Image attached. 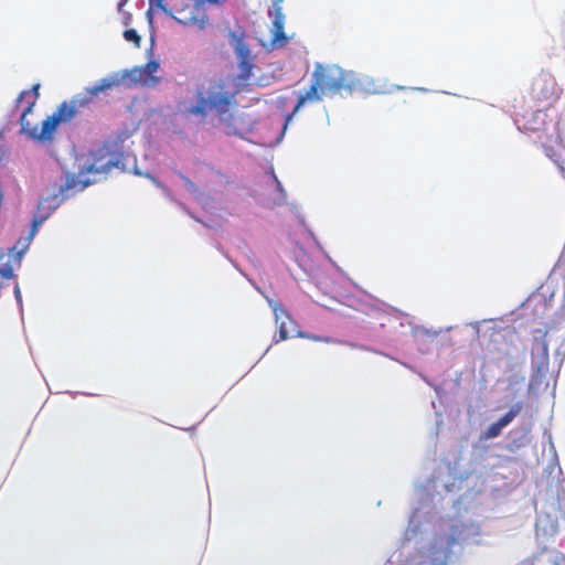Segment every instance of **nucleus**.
I'll use <instances>...</instances> for the list:
<instances>
[{"instance_id": "1", "label": "nucleus", "mask_w": 565, "mask_h": 565, "mask_svg": "<svg viewBox=\"0 0 565 565\" xmlns=\"http://www.w3.org/2000/svg\"><path fill=\"white\" fill-rule=\"evenodd\" d=\"M514 121L520 130L539 132V140L545 154L554 162L558 161L559 150L564 147L558 121L547 120L544 109L526 110L524 100L515 103Z\"/></svg>"}, {"instance_id": "2", "label": "nucleus", "mask_w": 565, "mask_h": 565, "mask_svg": "<svg viewBox=\"0 0 565 565\" xmlns=\"http://www.w3.org/2000/svg\"><path fill=\"white\" fill-rule=\"evenodd\" d=\"M239 88L235 79L226 76L212 79L206 90L196 92V103L185 109L188 115L205 118L209 113L224 116L236 108Z\"/></svg>"}, {"instance_id": "3", "label": "nucleus", "mask_w": 565, "mask_h": 565, "mask_svg": "<svg viewBox=\"0 0 565 565\" xmlns=\"http://www.w3.org/2000/svg\"><path fill=\"white\" fill-rule=\"evenodd\" d=\"M239 88L235 79L226 76L212 79L206 90L196 92V103L185 109L188 115L205 118L209 113L224 116L236 108Z\"/></svg>"}, {"instance_id": "4", "label": "nucleus", "mask_w": 565, "mask_h": 565, "mask_svg": "<svg viewBox=\"0 0 565 565\" xmlns=\"http://www.w3.org/2000/svg\"><path fill=\"white\" fill-rule=\"evenodd\" d=\"M311 79L309 89L299 95L294 113L307 103H318L323 96H333L351 88L349 74L337 65L317 64Z\"/></svg>"}, {"instance_id": "5", "label": "nucleus", "mask_w": 565, "mask_h": 565, "mask_svg": "<svg viewBox=\"0 0 565 565\" xmlns=\"http://www.w3.org/2000/svg\"><path fill=\"white\" fill-rule=\"evenodd\" d=\"M39 89L40 84H35L30 90H22L15 100L17 107L23 105V109L20 116L21 132L28 135L33 140L50 141L53 139L58 125L61 122H67L71 119L66 117V114L64 113L65 106L58 105L56 110L45 120H43L41 129H39L38 126H32L26 117L33 111V108L39 99Z\"/></svg>"}, {"instance_id": "6", "label": "nucleus", "mask_w": 565, "mask_h": 565, "mask_svg": "<svg viewBox=\"0 0 565 565\" xmlns=\"http://www.w3.org/2000/svg\"><path fill=\"white\" fill-rule=\"evenodd\" d=\"M119 84L120 79L117 76L105 77L94 86L87 87L84 92L74 95L68 102L61 103L60 106H65L64 113L66 114V117L72 120L76 114L81 109L87 107L98 94Z\"/></svg>"}, {"instance_id": "7", "label": "nucleus", "mask_w": 565, "mask_h": 565, "mask_svg": "<svg viewBox=\"0 0 565 565\" xmlns=\"http://www.w3.org/2000/svg\"><path fill=\"white\" fill-rule=\"evenodd\" d=\"M562 94L555 77L548 72H540L531 83L530 98L533 103L550 107Z\"/></svg>"}, {"instance_id": "8", "label": "nucleus", "mask_w": 565, "mask_h": 565, "mask_svg": "<svg viewBox=\"0 0 565 565\" xmlns=\"http://www.w3.org/2000/svg\"><path fill=\"white\" fill-rule=\"evenodd\" d=\"M230 43L234 47V51L239 61L241 74L239 78L246 81L252 75L253 63L250 51L244 42L243 35L237 34L236 32H230Z\"/></svg>"}, {"instance_id": "9", "label": "nucleus", "mask_w": 565, "mask_h": 565, "mask_svg": "<svg viewBox=\"0 0 565 565\" xmlns=\"http://www.w3.org/2000/svg\"><path fill=\"white\" fill-rule=\"evenodd\" d=\"M268 303L274 312L275 321L278 326V338L275 339V342L277 343L279 341L287 340L290 333V326L294 323L291 316L280 302L268 299Z\"/></svg>"}, {"instance_id": "10", "label": "nucleus", "mask_w": 565, "mask_h": 565, "mask_svg": "<svg viewBox=\"0 0 565 565\" xmlns=\"http://www.w3.org/2000/svg\"><path fill=\"white\" fill-rule=\"evenodd\" d=\"M159 70V63L157 61H149L143 66L134 67L131 71L126 73V76L130 78L132 83H140L142 85H153L158 83V78L154 74Z\"/></svg>"}, {"instance_id": "11", "label": "nucleus", "mask_w": 565, "mask_h": 565, "mask_svg": "<svg viewBox=\"0 0 565 565\" xmlns=\"http://www.w3.org/2000/svg\"><path fill=\"white\" fill-rule=\"evenodd\" d=\"M285 15L281 11V8H275V14L273 20V35H271V46L273 47H284L288 43V38L285 33Z\"/></svg>"}, {"instance_id": "12", "label": "nucleus", "mask_w": 565, "mask_h": 565, "mask_svg": "<svg viewBox=\"0 0 565 565\" xmlns=\"http://www.w3.org/2000/svg\"><path fill=\"white\" fill-rule=\"evenodd\" d=\"M460 540L459 537L455 535H450L446 540V551L444 552V557L439 558L437 557L438 554L441 552V546H438L437 544H433L428 548V556L431 559L430 565H447V559L451 553V550L455 545H459Z\"/></svg>"}, {"instance_id": "13", "label": "nucleus", "mask_w": 565, "mask_h": 565, "mask_svg": "<svg viewBox=\"0 0 565 565\" xmlns=\"http://www.w3.org/2000/svg\"><path fill=\"white\" fill-rule=\"evenodd\" d=\"M522 409V404L521 403H516L515 405H513L508 413H505L502 417H500L497 422L499 423V425L504 428L505 426H508L518 415L519 413L521 412Z\"/></svg>"}, {"instance_id": "14", "label": "nucleus", "mask_w": 565, "mask_h": 565, "mask_svg": "<svg viewBox=\"0 0 565 565\" xmlns=\"http://www.w3.org/2000/svg\"><path fill=\"white\" fill-rule=\"evenodd\" d=\"M522 409V404L521 403H516L515 405H513L508 413H505L502 417H500L497 422L499 423V425L504 428L505 426H508L518 415L519 413L521 412Z\"/></svg>"}, {"instance_id": "15", "label": "nucleus", "mask_w": 565, "mask_h": 565, "mask_svg": "<svg viewBox=\"0 0 565 565\" xmlns=\"http://www.w3.org/2000/svg\"><path fill=\"white\" fill-rule=\"evenodd\" d=\"M502 427L498 422L492 423L482 434L484 439H492L501 434Z\"/></svg>"}, {"instance_id": "16", "label": "nucleus", "mask_w": 565, "mask_h": 565, "mask_svg": "<svg viewBox=\"0 0 565 565\" xmlns=\"http://www.w3.org/2000/svg\"><path fill=\"white\" fill-rule=\"evenodd\" d=\"M14 269L12 265H10L8 262L2 264L0 266V278L1 279H12L14 278ZM2 288V282L0 281V289Z\"/></svg>"}, {"instance_id": "17", "label": "nucleus", "mask_w": 565, "mask_h": 565, "mask_svg": "<svg viewBox=\"0 0 565 565\" xmlns=\"http://www.w3.org/2000/svg\"><path fill=\"white\" fill-rule=\"evenodd\" d=\"M126 41L134 43L137 47L140 46L141 38L135 29H127L124 32Z\"/></svg>"}, {"instance_id": "18", "label": "nucleus", "mask_w": 565, "mask_h": 565, "mask_svg": "<svg viewBox=\"0 0 565 565\" xmlns=\"http://www.w3.org/2000/svg\"><path fill=\"white\" fill-rule=\"evenodd\" d=\"M299 335L302 337V338L310 339L312 341H318V342H324V343H333V342H335L333 339H331L329 337H320V335L303 334V333H299Z\"/></svg>"}, {"instance_id": "19", "label": "nucleus", "mask_w": 565, "mask_h": 565, "mask_svg": "<svg viewBox=\"0 0 565 565\" xmlns=\"http://www.w3.org/2000/svg\"><path fill=\"white\" fill-rule=\"evenodd\" d=\"M44 220H45V216L33 220L31 232L26 238L28 243L33 238V236L35 235V233L38 231V227L43 223Z\"/></svg>"}, {"instance_id": "20", "label": "nucleus", "mask_w": 565, "mask_h": 565, "mask_svg": "<svg viewBox=\"0 0 565 565\" xmlns=\"http://www.w3.org/2000/svg\"><path fill=\"white\" fill-rule=\"evenodd\" d=\"M178 20V22L184 24V25H188V24H195L198 22V19L195 17H188V15H182V17H179V18H175Z\"/></svg>"}, {"instance_id": "21", "label": "nucleus", "mask_w": 565, "mask_h": 565, "mask_svg": "<svg viewBox=\"0 0 565 565\" xmlns=\"http://www.w3.org/2000/svg\"><path fill=\"white\" fill-rule=\"evenodd\" d=\"M180 178L183 180L185 186L192 191V192H195L196 191V186L195 184L188 178L185 177L184 174H182L181 172L179 173Z\"/></svg>"}, {"instance_id": "22", "label": "nucleus", "mask_w": 565, "mask_h": 565, "mask_svg": "<svg viewBox=\"0 0 565 565\" xmlns=\"http://www.w3.org/2000/svg\"><path fill=\"white\" fill-rule=\"evenodd\" d=\"M150 6L151 7H157L159 9H161L162 11H167V6L164 3V0H150Z\"/></svg>"}, {"instance_id": "23", "label": "nucleus", "mask_w": 565, "mask_h": 565, "mask_svg": "<svg viewBox=\"0 0 565 565\" xmlns=\"http://www.w3.org/2000/svg\"><path fill=\"white\" fill-rule=\"evenodd\" d=\"M26 248H28V245H26L22 250L18 252V253L14 255V257H15V263H17V265H18V266H20V264H21V258H22V256H23V254H24V252H25V249H26Z\"/></svg>"}, {"instance_id": "24", "label": "nucleus", "mask_w": 565, "mask_h": 565, "mask_svg": "<svg viewBox=\"0 0 565 565\" xmlns=\"http://www.w3.org/2000/svg\"><path fill=\"white\" fill-rule=\"evenodd\" d=\"M14 296L18 302L22 301L21 291L18 282L14 286Z\"/></svg>"}, {"instance_id": "25", "label": "nucleus", "mask_w": 565, "mask_h": 565, "mask_svg": "<svg viewBox=\"0 0 565 565\" xmlns=\"http://www.w3.org/2000/svg\"><path fill=\"white\" fill-rule=\"evenodd\" d=\"M130 20H131V14L128 13V12H125V14H124V24L128 25L130 23Z\"/></svg>"}, {"instance_id": "26", "label": "nucleus", "mask_w": 565, "mask_h": 565, "mask_svg": "<svg viewBox=\"0 0 565 565\" xmlns=\"http://www.w3.org/2000/svg\"><path fill=\"white\" fill-rule=\"evenodd\" d=\"M515 335V332L514 331H510L508 332L504 338L509 341V342H513V338Z\"/></svg>"}, {"instance_id": "27", "label": "nucleus", "mask_w": 565, "mask_h": 565, "mask_svg": "<svg viewBox=\"0 0 565 565\" xmlns=\"http://www.w3.org/2000/svg\"><path fill=\"white\" fill-rule=\"evenodd\" d=\"M554 565H565V555H561Z\"/></svg>"}, {"instance_id": "28", "label": "nucleus", "mask_w": 565, "mask_h": 565, "mask_svg": "<svg viewBox=\"0 0 565 565\" xmlns=\"http://www.w3.org/2000/svg\"><path fill=\"white\" fill-rule=\"evenodd\" d=\"M127 1H128V0H120V1L118 2L117 9H118V11H119V12H120V11H122V8H124V6L127 3Z\"/></svg>"}]
</instances>
